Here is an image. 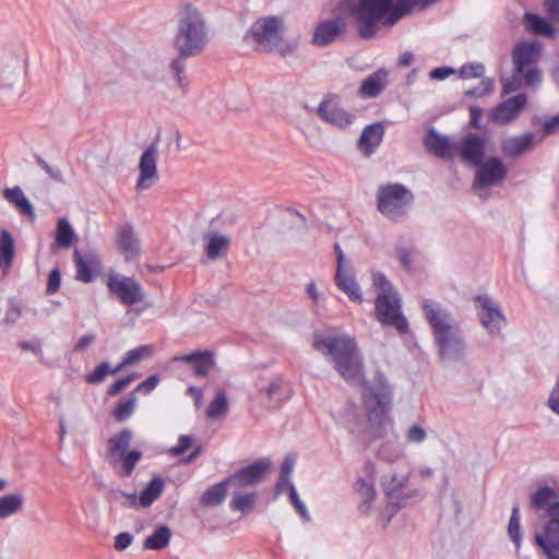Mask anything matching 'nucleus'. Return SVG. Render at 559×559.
Returning <instances> with one entry per match:
<instances>
[{
  "instance_id": "4d7b16f0",
  "label": "nucleus",
  "mask_w": 559,
  "mask_h": 559,
  "mask_svg": "<svg viewBox=\"0 0 559 559\" xmlns=\"http://www.w3.org/2000/svg\"><path fill=\"white\" fill-rule=\"evenodd\" d=\"M522 82V73H518L515 70L514 74L509 79H502V92L503 94H510L515 92Z\"/></svg>"
},
{
  "instance_id": "5701e85b",
  "label": "nucleus",
  "mask_w": 559,
  "mask_h": 559,
  "mask_svg": "<svg viewBox=\"0 0 559 559\" xmlns=\"http://www.w3.org/2000/svg\"><path fill=\"white\" fill-rule=\"evenodd\" d=\"M455 143L450 138L441 135L435 130H430L425 138L427 150L442 158H450L455 155Z\"/></svg>"
},
{
  "instance_id": "2eb2a0df",
  "label": "nucleus",
  "mask_w": 559,
  "mask_h": 559,
  "mask_svg": "<svg viewBox=\"0 0 559 559\" xmlns=\"http://www.w3.org/2000/svg\"><path fill=\"white\" fill-rule=\"evenodd\" d=\"M485 152V140L476 134H468L455 143V155L465 163L480 165Z\"/></svg>"
},
{
  "instance_id": "72a5a7b5",
  "label": "nucleus",
  "mask_w": 559,
  "mask_h": 559,
  "mask_svg": "<svg viewBox=\"0 0 559 559\" xmlns=\"http://www.w3.org/2000/svg\"><path fill=\"white\" fill-rule=\"evenodd\" d=\"M23 503V496L19 492L0 497V519H7L19 513Z\"/></svg>"
},
{
  "instance_id": "f704fd0d",
  "label": "nucleus",
  "mask_w": 559,
  "mask_h": 559,
  "mask_svg": "<svg viewBox=\"0 0 559 559\" xmlns=\"http://www.w3.org/2000/svg\"><path fill=\"white\" fill-rule=\"evenodd\" d=\"M228 412V399L224 391H218L206 407V416L211 420L223 419Z\"/></svg>"
},
{
  "instance_id": "e2e57ef3",
  "label": "nucleus",
  "mask_w": 559,
  "mask_h": 559,
  "mask_svg": "<svg viewBox=\"0 0 559 559\" xmlns=\"http://www.w3.org/2000/svg\"><path fill=\"white\" fill-rule=\"evenodd\" d=\"M158 383L159 378L156 374L150 376L136 386L135 392L148 394L157 386Z\"/></svg>"
},
{
  "instance_id": "6e6d98bb",
  "label": "nucleus",
  "mask_w": 559,
  "mask_h": 559,
  "mask_svg": "<svg viewBox=\"0 0 559 559\" xmlns=\"http://www.w3.org/2000/svg\"><path fill=\"white\" fill-rule=\"evenodd\" d=\"M493 91V82L490 79L483 80L479 85L465 92L466 96H485Z\"/></svg>"
},
{
  "instance_id": "49530a36",
  "label": "nucleus",
  "mask_w": 559,
  "mask_h": 559,
  "mask_svg": "<svg viewBox=\"0 0 559 559\" xmlns=\"http://www.w3.org/2000/svg\"><path fill=\"white\" fill-rule=\"evenodd\" d=\"M141 457H142V453L138 450H132V451L124 453L119 461V464H121V468H120L119 473L122 476H130L132 474L135 465L141 460Z\"/></svg>"
},
{
  "instance_id": "a19ab883",
  "label": "nucleus",
  "mask_w": 559,
  "mask_h": 559,
  "mask_svg": "<svg viewBox=\"0 0 559 559\" xmlns=\"http://www.w3.org/2000/svg\"><path fill=\"white\" fill-rule=\"evenodd\" d=\"M74 262L76 266V278L83 283H90L93 280V260L84 257L79 250L74 251Z\"/></svg>"
},
{
  "instance_id": "20e7f679",
  "label": "nucleus",
  "mask_w": 559,
  "mask_h": 559,
  "mask_svg": "<svg viewBox=\"0 0 559 559\" xmlns=\"http://www.w3.org/2000/svg\"><path fill=\"white\" fill-rule=\"evenodd\" d=\"M373 285L379 290L376 298V318L384 325L396 329L401 334L408 330V322L402 313L401 298L382 273H373Z\"/></svg>"
},
{
  "instance_id": "423d86ee",
  "label": "nucleus",
  "mask_w": 559,
  "mask_h": 559,
  "mask_svg": "<svg viewBox=\"0 0 559 559\" xmlns=\"http://www.w3.org/2000/svg\"><path fill=\"white\" fill-rule=\"evenodd\" d=\"M107 287L111 295L127 306L139 304L145 297L142 286L132 277L111 275L108 278Z\"/></svg>"
},
{
  "instance_id": "f3484780",
  "label": "nucleus",
  "mask_w": 559,
  "mask_h": 559,
  "mask_svg": "<svg viewBox=\"0 0 559 559\" xmlns=\"http://www.w3.org/2000/svg\"><path fill=\"white\" fill-rule=\"evenodd\" d=\"M421 308L432 332L456 321L450 310L436 300L424 299Z\"/></svg>"
},
{
  "instance_id": "dca6fc26",
  "label": "nucleus",
  "mask_w": 559,
  "mask_h": 559,
  "mask_svg": "<svg viewBox=\"0 0 559 559\" xmlns=\"http://www.w3.org/2000/svg\"><path fill=\"white\" fill-rule=\"evenodd\" d=\"M116 247L126 260H134L140 254V239L131 224H120L116 229Z\"/></svg>"
},
{
  "instance_id": "7ed1b4c3",
  "label": "nucleus",
  "mask_w": 559,
  "mask_h": 559,
  "mask_svg": "<svg viewBox=\"0 0 559 559\" xmlns=\"http://www.w3.org/2000/svg\"><path fill=\"white\" fill-rule=\"evenodd\" d=\"M285 24L277 16H263L252 23L245 36L246 41L259 51H278L282 57L294 53L296 45L283 43Z\"/></svg>"
},
{
  "instance_id": "bf43d9fd",
  "label": "nucleus",
  "mask_w": 559,
  "mask_h": 559,
  "mask_svg": "<svg viewBox=\"0 0 559 559\" xmlns=\"http://www.w3.org/2000/svg\"><path fill=\"white\" fill-rule=\"evenodd\" d=\"M37 164L41 167L43 170L55 181L62 182L63 176L62 171L57 167H51L45 159L41 157H37Z\"/></svg>"
},
{
  "instance_id": "412c9836",
  "label": "nucleus",
  "mask_w": 559,
  "mask_h": 559,
  "mask_svg": "<svg viewBox=\"0 0 559 559\" xmlns=\"http://www.w3.org/2000/svg\"><path fill=\"white\" fill-rule=\"evenodd\" d=\"M525 105L526 96L524 94H518L498 105L491 112V119L499 124L509 123L516 119Z\"/></svg>"
},
{
  "instance_id": "6ab92c4d",
  "label": "nucleus",
  "mask_w": 559,
  "mask_h": 559,
  "mask_svg": "<svg viewBox=\"0 0 559 559\" xmlns=\"http://www.w3.org/2000/svg\"><path fill=\"white\" fill-rule=\"evenodd\" d=\"M542 55V45L532 40L519 44L512 55L515 70L518 73H524L526 68L534 67Z\"/></svg>"
},
{
  "instance_id": "37998d69",
  "label": "nucleus",
  "mask_w": 559,
  "mask_h": 559,
  "mask_svg": "<svg viewBox=\"0 0 559 559\" xmlns=\"http://www.w3.org/2000/svg\"><path fill=\"white\" fill-rule=\"evenodd\" d=\"M74 229L67 218H59L56 230V245L61 248H69L74 238Z\"/></svg>"
},
{
  "instance_id": "3c124183",
  "label": "nucleus",
  "mask_w": 559,
  "mask_h": 559,
  "mask_svg": "<svg viewBox=\"0 0 559 559\" xmlns=\"http://www.w3.org/2000/svg\"><path fill=\"white\" fill-rule=\"evenodd\" d=\"M427 438V431L419 425H412L405 432V439L409 443H421Z\"/></svg>"
},
{
  "instance_id": "9d476101",
  "label": "nucleus",
  "mask_w": 559,
  "mask_h": 559,
  "mask_svg": "<svg viewBox=\"0 0 559 559\" xmlns=\"http://www.w3.org/2000/svg\"><path fill=\"white\" fill-rule=\"evenodd\" d=\"M535 540L550 559H559V503L549 509V522L545 526L544 534H536Z\"/></svg>"
},
{
  "instance_id": "c85d7f7f",
  "label": "nucleus",
  "mask_w": 559,
  "mask_h": 559,
  "mask_svg": "<svg viewBox=\"0 0 559 559\" xmlns=\"http://www.w3.org/2000/svg\"><path fill=\"white\" fill-rule=\"evenodd\" d=\"M204 239L206 240L205 253L210 260H217L228 251L230 243L228 236L207 231Z\"/></svg>"
},
{
  "instance_id": "f257e3e1",
  "label": "nucleus",
  "mask_w": 559,
  "mask_h": 559,
  "mask_svg": "<svg viewBox=\"0 0 559 559\" xmlns=\"http://www.w3.org/2000/svg\"><path fill=\"white\" fill-rule=\"evenodd\" d=\"M313 347L329 357L335 371L349 385L361 386V402L368 424L382 430L390 421L393 390L381 371H377L373 383L365 378L364 359L355 341L347 336L316 334Z\"/></svg>"
},
{
  "instance_id": "58836bf2",
  "label": "nucleus",
  "mask_w": 559,
  "mask_h": 559,
  "mask_svg": "<svg viewBox=\"0 0 559 559\" xmlns=\"http://www.w3.org/2000/svg\"><path fill=\"white\" fill-rule=\"evenodd\" d=\"M154 353V348L151 345H142L129 350L122 361L111 371V374H116L122 368L133 365L144 357H150Z\"/></svg>"
},
{
  "instance_id": "2f4dec72",
  "label": "nucleus",
  "mask_w": 559,
  "mask_h": 559,
  "mask_svg": "<svg viewBox=\"0 0 559 559\" xmlns=\"http://www.w3.org/2000/svg\"><path fill=\"white\" fill-rule=\"evenodd\" d=\"M15 255L14 239L8 230H2L0 235V269L8 273L13 264Z\"/></svg>"
},
{
  "instance_id": "de8ad7c7",
  "label": "nucleus",
  "mask_w": 559,
  "mask_h": 559,
  "mask_svg": "<svg viewBox=\"0 0 559 559\" xmlns=\"http://www.w3.org/2000/svg\"><path fill=\"white\" fill-rule=\"evenodd\" d=\"M187 58L188 57H181L178 53V57L175 58L174 60H171V62L169 64V71H170L171 75L176 80L178 86L181 87L182 90L186 88L185 59H187Z\"/></svg>"
},
{
  "instance_id": "0e129e2a",
  "label": "nucleus",
  "mask_w": 559,
  "mask_h": 559,
  "mask_svg": "<svg viewBox=\"0 0 559 559\" xmlns=\"http://www.w3.org/2000/svg\"><path fill=\"white\" fill-rule=\"evenodd\" d=\"M192 439L190 436L182 435L178 440V444L169 450V453L177 456L185 453L191 445Z\"/></svg>"
},
{
  "instance_id": "69168bd1",
  "label": "nucleus",
  "mask_w": 559,
  "mask_h": 559,
  "mask_svg": "<svg viewBox=\"0 0 559 559\" xmlns=\"http://www.w3.org/2000/svg\"><path fill=\"white\" fill-rule=\"evenodd\" d=\"M133 540V536L130 533H120L115 538V549L117 551L126 550Z\"/></svg>"
},
{
  "instance_id": "393cba45",
  "label": "nucleus",
  "mask_w": 559,
  "mask_h": 559,
  "mask_svg": "<svg viewBox=\"0 0 559 559\" xmlns=\"http://www.w3.org/2000/svg\"><path fill=\"white\" fill-rule=\"evenodd\" d=\"M388 84V72L380 69L367 76L359 88V95L364 98L377 97Z\"/></svg>"
},
{
  "instance_id": "4c0bfd02",
  "label": "nucleus",
  "mask_w": 559,
  "mask_h": 559,
  "mask_svg": "<svg viewBox=\"0 0 559 559\" xmlns=\"http://www.w3.org/2000/svg\"><path fill=\"white\" fill-rule=\"evenodd\" d=\"M170 538V528L166 525H162L152 535L146 537L144 547L152 550L164 549L169 544Z\"/></svg>"
},
{
  "instance_id": "4be33fe9",
  "label": "nucleus",
  "mask_w": 559,
  "mask_h": 559,
  "mask_svg": "<svg viewBox=\"0 0 559 559\" xmlns=\"http://www.w3.org/2000/svg\"><path fill=\"white\" fill-rule=\"evenodd\" d=\"M384 135V127L380 122H374L364 128L358 141L357 148L365 156H369L381 144Z\"/></svg>"
},
{
  "instance_id": "680f3d73",
  "label": "nucleus",
  "mask_w": 559,
  "mask_h": 559,
  "mask_svg": "<svg viewBox=\"0 0 559 559\" xmlns=\"http://www.w3.org/2000/svg\"><path fill=\"white\" fill-rule=\"evenodd\" d=\"M522 79L525 80L527 86L534 87L540 82V73L535 67H530L522 73Z\"/></svg>"
},
{
  "instance_id": "c03bdc74",
  "label": "nucleus",
  "mask_w": 559,
  "mask_h": 559,
  "mask_svg": "<svg viewBox=\"0 0 559 559\" xmlns=\"http://www.w3.org/2000/svg\"><path fill=\"white\" fill-rule=\"evenodd\" d=\"M255 499V493L235 492L229 507L231 510L246 513L252 509Z\"/></svg>"
},
{
  "instance_id": "6e6552de",
  "label": "nucleus",
  "mask_w": 559,
  "mask_h": 559,
  "mask_svg": "<svg viewBox=\"0 0 559 559\" xmlns=\"http://www.w3.org/2000/svg\"><path fill=\"white\" fill-rule=\"evenodd\" d=\"M318 116L325 122L338 127L347 128L356 119L354 114L346 111L340 106L337 95H328L318 107Z\"/></svg>"
},
{
  "instance_id": "052dcab7",
  "label": "nucleus",
  "mask_w": 559,
  "mask_h": 559,
  "mask_svg": "<svg viewBox=\"0 0 559 559\" xmlns=\"http://www.w3.org/2000/svg\"><path fill=\"white\" fill-rule=\"evenodd\" d=\"M457 331H461V328H460L459 322L455 321L447 326H443V328H440V329L433 331L432 332L433 341L437 342L450 334L457 333Z\"/></svg>"
},
{
  "instance_id": "e433bc0d",
  "label": "nucleus",
  "mask_w": 559,
  "mask_h": 559,
  "mask_svg": "<svg viewBox=\"0 0 559 559\" xmlns=\"http://www.w3.org/2000/svg\"><path fill=\"white\" fill-rule=\"evenodd\" d=\"M557 495L555 489L545 486L539 488L536 492L531 496V502L533 508L540 510L547 509V515L549 516V509L554 506Z\"/></svg>"
},
{
  "instance_id": "864d4df0",
  "label": "nucleus",
  "mask_w": 559,
  "mask_h": 559,
  "mask_svg": "<svg viewBox=\"0 0 559 559\" xmlns=\"http://www.w3.org/2000/svg\"><path fill=\"white\" fill-rule=\"evenodd\" d=\"M485 73V67L481 63L464 64L460 69V74L464 79L480 78Z\"/></svg>"
},
{
  "instance_id": "ea45409f",
  "label": "nucleus",
  "mask_w": 559,
  "mask_h": 559,
  "mask_svg": "<svg viewBox=\"0 0 559 559\" xmlns=\"http://www.w3.org/2000/svg\"><path fill=\"white\" fill-rule=\"evenodd\" d=\"M379 459L388 463L401 462L404 465H408V461L403 454V451L394 443L384 442L381 444L379 452Z\"/></svg>"
},
{
  "instance_id": "774afa93",
  "label": "nucleus",
  "mask_w": 559,
  "mask_h": 559,
  "mask_svg": "<svg viewBox=\"0 0 559 559\" xmlns=\"http://www.w3.org/2000/svg\"><path fill=\"white\" fill-rule=\"evenodd\" d=\"M548 406L554 413L559 415V380L550 393Z\"/></svg>"
},
{
  "instance_id": "f03ea898",
  "label": "nucleus",
  "mask_w": 559,
  "mask_h": 559,
  "mask_svg": "<svg viewBox=\"0 0 559 559\" xmlns=\"http://www.w3.org/2000/svg\"><path fill=\"white\" fill-rule=\"evenodd\" d=\"M207 26L200 10L192 3H185L180 11L174 47L181 57L200 55L207 45Z\"/></svg>"
},
{
  "instance_id": "f8f14e48",
  "label": "nucleus",
  "mask_w": 559,
  "mask_h": 559,
  "mask_svg": "<svg viewBox=\"0 0 559 559\" xmlns=\"http://www.w3.org/2000/svg\"><path fill=\"white\" fill-rule=\"evenodd\" d=\"M271 466L272 462L269 459L258 460L229 476L228 481L237 487L255 485L265 477Z\"/></svg>"
},
{
  "instance_id": "ddd939ff",
  "label": "nucleus",
  "mask_w": 559,
  "mask_h": 559,
  "mask_svg": "<svg viewBox=\"0 0 559 559\" xmlns=\"http://www.w3.org/2000/svg\"><path fill=\"white\" fill-rule=\"evenodd\" d=\"M507 176V167L497 157H490L478 165L474 186L483 188L499 185Z\"/></svg>"
},
{
  "instance_id": "aec40b11",
  "label": "nucleus",
  "mask_w": 559,
  "mask_h": 559,
  "mask_svg": "<svg viewBox=\"0 0 559 559\" xmlns=\"http://www.w3.org/2000/svg\"><path fill=\"white\" fill-rule=\"evenodd\" d=\"M346 24L343 17L336 16L320 22L313 33L312 43L317 46H326L345 31Z\"/></svg>"
},
{
  "instance_id": "5fc2aeb1",
  "label": "nucleus",
  "mask_w": 559,
  "mask_h": 559,
  "mask_svg": "<svg viewBox=\"0 0 559 559\" xmlns=\"http://www.w3.org/2000/svg\"><path fill=\"white\" fill-rule=\"evenodd\" d=\"M138 378L136 373L129 374L124 378H121L117 381H115L109 388H108V395L115 396L119 394L121 391H123L133 380Z\"/></svg>"
},
{
  "instance_id": "09e8293b",
  "label": "nucleus",
  "mask_w": 559,
  "mask_h": 559,
  "mask_svg": "<svg viewBox=\"0 0 559 559\" xmlns=\"http://www.w3.org/2000/svg\"><path fill=\"white\" fill-rule=\"evenodd\" d=\"M508 534L516 547L520 546L521 542V528H520V508L519 506H514L512 508V513L510 516L509 525H508Z\"/></svg>"
},
{
  "instance_id": "4468645a",
  "label": "nucleus",
  "mask_w": 559,
  "mask_h": 559,
  "mask_svg": "<svg viewBox=\"0 0 559 559\" xmlns=\"http://www.w3.org/2000/svg\"><path fill=\"white\" fill-rule=\"evenodd\" d=\"M157 155L158 150L155 145H150L142 153L139 163L140 175L136 181V189H147L157 180Z\"/></svg>"
},
{
  "instance_id": "bb28decb",
  "label": "nucleus",
  "mask_w": 559,
  "mask_h": 559,
  "mask_svg": "<svg viewBox=\"0 0 559 559\" xmlns=\"http://www.w3.org/2000/svg\"><path fill=\"white\" fill-rule=\"evenodd\" d=\"M535 135L524 133L518 136H511L502 141L501 150L506 156L515 157L531 150Z\"/></svg>"
},
{
  "instance_id": "1a4fd4ad",
  "label": "nucleus",
  "mask_w": 559,
  "mask_h": 559,
  "mask_svg": "<svg viewBox=\"0 0 559 559\" xmlns=\"http://www.w3.org/2000/svg\"><path fill=\"white\" fill-rule=\"evenodd\" d=\"M374 465L366 463L362 467L361 475L354 484L355 493L360 499L359 511L362 514H368L373 503L377 491L374 488Z\"/></svg>"
},
{
  "instance_id": "338daca9",
  "label": "nucleus",
  "mask_w": 559,
  "mask_h": 559,
  "mask_svg": "<svg viewBox=\"0 0 559 559\" xmlns=\"http://www.w3.org/2000/svg\"><path fill=\"white\" fill-rule=\"evenodd\" d=\"M545 7L550 20L559 23V0H545Z\"/></svg>"
},
{
  "instance_id": "9b49d317",
  "label": "nucleus",
  "mask_w": 559,
  "mask_h": 559,
  "mask_svg": "<svg viewBox=\"0 0 559 559\" xmlns=\"http://www.w3.org/2000/svg\"><path fill=\"white\" fill-rule=\"evenodd\" d=\"M290 384L281 377H275L265 386L258 389V400L267 408L280 407L281 404L292 396Z\"/></svg>"
},
{
  "instance_id": "8fccbe9b",
  "label": "nucleus",
  "mask_w": 559,
  "mask_h": 559,
  "mask_svg": "<svg viewBox=\"0 0 559 559\" xmlns=\"http://www.w3.org/2000/svg\"><path fill=\"white\" fill-rule=\"evenodd\" d=\"M289 501L296 512L301 516V519L306 522L311 520V516L309 514V511L306 507V504L301 501L299 498V495L295 488V486H290V495H289Z\"/></svg>"
},
{
  "instance_id": "a878e982",
  "label": "nucleus",
  "mask_w": 559,
  "mask_h": 559,
  "mask_svg": "<svg viewBox=\"0 0 559 559\" xmlns=\"http://www.w3.org/2000/svg\"><path fill=\"white\" fill-rule=\"evenodd\" d=\"M335 284L337 288L344 292L352 301H362V294L359 285L356 282L353 269L346 271H336Z\"/></svg>"
},
{
  "instance_id": "0eeeda50",
  "label": "nucleus",
  "mask_w": 559,
  "mask_h": 559,
  "mask_svg": "<svg viewBox=\"0 0 559 559\" xmlns=\"http://www.w3.org/2000/svg\"><path fill=\"white\" fill-rule=\"evenodd\" d=\"M475 301L481 325L490 335H498L507 322L500 306L487 295H478Z\"/></svg>"
},
{
  "instance_id": "a18cd8bd",
  "label": "nucleus",
  "mask_w": 559,
  "mask_h": 559,
  "mask_svg": "<svg viewBox=\"0 0 559 559\" xmlns=\"http://www.w3.org/2000/svg\"><path fill=\"white\" fill-rule=\"evenodd\" d=\"M136 405V397L132 393L127 400L117 404L114 409V416L118 421H124L133 414Z\"/></svg>"
},
{
  "instance_id": "13d9d810",
  "label": "nucleus",
  "mask_w": 559,
  "mask_h": 559,
  "mask_svg": "<svg viewBox=\"0 0 559 559\" xmlns=\"http://www.w3.org/2000/svg\"><path fill=\"white\" fill-rule=\"evenodd\" d=\"M60 284H61V273H60L59 269L56 267V269L51 270V272L49 273L48 281H47L46 294L52 295V294L57 293L60 288Z\"/></svg>"
},
{
  "instance_id": "39448f33",
  "label": "nucleus",
  "mask_w": 559,
  "mask_h": 559,
  "mask_svg": "<svg viewBox=\"0 0 559 559\" xmlns=\"http://www.w3.org/2000/svg\"><path fill=\"white\" fill-rule=\"evenodd\" d=\"M412 201V191L401 183H388L378 188V211L393 222H400L406 216Z\"/></svg>"
},
{
  "instance_id": "c756f323",
  "label": "nucleus",
  "mask_w": 559,
  "mask_h": 559,
  "mask_svg": "<svg viewBox=\"0 0 559 559\" xmlns=\"http://www.w3.org/2000/svg\"><path fill=\"white\" fill-rule=\"evenodd\" d=\"M409 478V464L405 465V471L401 473L390 472L383 475L381 485L386 496L393 497L399 493L408 483Z\"/></svg>"
},
{
  "instance_id": "473e14b6",
  "label": "nucleus",
  "mask_w": 559,
  "mask_h": 559,
  "mask_svg": "<svg viewBox=\"0 0 559 559\" xmlns=\"http://www.w3.org/2000/svg\"><path fill=\"white\" fill-rule=\"evenodd\" d=\"M230 485L228 478L209 487L201 497V503L206 507L219 506L226 498L227 487Z\"/></svg>"
},
{
  "instance_id": "a211bd4d",
  "label": "nucleus",
  "mask_w": 559,
  "mask_h": 559,
  "mask_svg": "<svg viewBox=\"0 0 559 559\" xmlns=\"http://www.w3.org/2000/svg\"><path fill=\"white\" fill-rule=\"evenodd\" d=\"M435 344L443 360L457 361L465 356L466 344L462 330L435 342Z\"/></svg>"
},
{
  "instance_id": "79ce46f5",
  "label": "nucleus",
  "mask_w": 559,
  "mask_h": 559,
  "mask_svg": "<svg viewBox=\"0 0 559 559\" xmlns=\"http://www.w3.org/2000/svg\"><path fill=\"white\" fill-rule=\"evenodd\" d=\"M164 481L160 477H154L140 496V504L142 507H150L162 493Z\"/></svg>"
},
{
  "instance_id": "603ef678",
  "label": "nucleus",
  "mask_w": 559,
  "mask_h": 559,
  "mask_svg": "<svg viewBox=\"0 0 559 559\" xmlns=\"http://www.w3.org/2000/svg\"><path fill=\"white\" fill-rule=\"evenodd\" d=\"M111 371L112 370H110L108 362H102L94 369L93 372L87 374L86 381L88 383H99L106 378L108 373H111Z\"/></svg>"
},
{
  "instance_id": "b1692460",
  "label": "nucleus",
  "mask_w": 559,
  "mask_h": 559,
  "mask_svg": "<svg viewBox=\"0 0 559 559\" xmlns=\"http://www.w3.org/2000/svg\"><path fill=\"white\" fill-rule=\"evenodd\" d=\"M174 359L191 365L193 373L198 377L206 376L215 364L213 354L210 352H193L191 354L176 356Z\"/></svg>"
},
{
  "instance_id": "c9c22d12",
  "label": "nucleus",
  "mask_w": 559,
  "mask_h": 559,
  "mask_svg": "<svg viewBox=\"0 0 559 559\" xmlns=\"http://www.w3.org/2000/svg\"><path fill=\"white\" fill-rule=\"evenodd\" d=\"M524 21L530 32L536 35L554 37L555 29L544 17L533 13H526L524 15Z\"/></svg>"
},
{
  "instance_id": "7c9ffc66",
  "label": "nucleus",
  "mask_w": 559,
  "mask_h": 559,
  "mask_svg": "<svg viewBox=\"0 0 559 559\" xmlns=\"http://www.w3.org/2000/svg\"><path fill=\"white\" fill-rule=\"evenodd\" d=\"M2 195L8 202L15 205L21 214L27 215L31 218L35 217L34 207L21 188H7L3 190Z\"/></svg>"
},
{
  "instance_id": "cd10ccee",
  "label": "nucleus",
  "mask_w": 559,
  "mask_h": 559,
  "mask_svg": "<svg viewBox=\"0 0 559 559\" xmlns=\"http://www.w3.org/2000/svg\"><path fill=\"white\" fill-rule=\"evenodd\" d=\"M132 433L124 429L109 439V463L117 467L121 456L127 453L131 443Z\"/></svg>"
}]
</instances>
